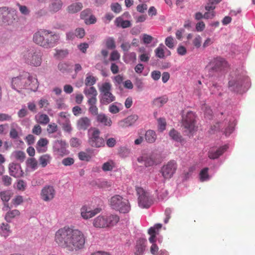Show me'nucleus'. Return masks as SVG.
<instances>
[{
  "label": "nucleus",
  "mask_w": 255,
  "mask_h": 255,
  "mask_svg": "<svg viewBox=\"0 0 255 255\" xmlns=\"http://www.w3.org/2000/svg\"><path fill=\"white\" fill-rule=\"evenodd\" d=\"M54 241L69 252H76L84 248L86 237L80 230L65 226L56 232Z\"/></svg>",
  "instance_id": "obj_1"
},
{
  "label": "nucleus",
  "mask_w": 255,
  "mask_h": 255,
  "mask_svg": "<svg viewBox=\"0 0 255 255\" xmlns=\"http://www.w3.org/2000/svg\"><path fill=\"white\" fill-rule=\"evenodd\" d=\"M60 40L58 33L51 30L40 29L33 35V41L37 45L45 49L55 46Z\"/></svg>",
  "instance_id": "obj_2"
},
{
  "label": "nucleus",
  "mask_w": 255,
  "mask_h": 255,
  "mask_svg": "<svg viewBox=\"0 0 255 255\" xmlns=\"http://www.w3.org/2000/svg\"><path fill=\"white\" fill-rule=\"evenodd\" d=\"M11 86L13 89L20 93L22 90L35 92L38 88L37 79L28 73L12 79Z\"/></svg>",
  "instance_id": "obj_3"
},
{
  "label": "nucleus",
  "mask_w": 255,
  "mask_h": 255,
  "mask_svg": "<svg viewBox=\"0 0 255 255\" xmlns=\"http://www.w3.org/2000/svg\"><path fill=\"white\" fill-rule=\"evenodd\" d=\"M119 220L120 218L117 215H100L94 219L93 225L97 228H108L116 225Z\"/></svg>",
  "instance_id": "obj_4"
},
{
  "label": "nucleus",
  "mask_w": 255,
  "mask_h": 255,
  "mask_svg": "<svg viewBox=\"0 0 255 255\" xmlns=\"http://www.w3.org/2000/svg\"><path fill=\"white\" fill-rule=\"evenodd\" d=\"M100 92V102L102 105H107L116 100V97L111 93L112 85L105 82L99 86Z\"/></svg>",
  "instance_id": "obj_5"
},
{
  "label": "nucleus",
  "mask_w": 255,
  "mask_h": 255,
  "mask_svg": "<svg viewBox=\"0 0 255 255\" xmlns=\"http://www.w3.org/2000/svg\"><path fill=\"white\" fill-rule=\"evenodd\" d=\"M110 205L113 209L122 213H127L130 210L128 200L119 195H115L111 198Z\"/></svg>",
  "instance_id": "obj_6"
},
{
  "label": "nucleus",
  "mask_w": 255,
  "mask_h": 255,
  "mask_svg": "<svg viewBox=\"0 0 255 255\" xmlns=\"http://www.w3.org/2000/svg\"><path fill=\"white\" fill-rule=\"evenodd\" d=\"M25 62L30 65L39 66L42 62V54L39 50H26L23 53Z\"/></svg>",
  "instance_id": "obj_7"
},
{
  "label": "nucleus",
  "mask_w": 255,
  "mask_h": 255,
  "mask_svg": "<svg viewBox=\"0 0 255 255\" xmlns=\"http://www.w3.org/2000/svg\"><path fill=\"white\" fill-rule=\"evenodd\" d=\"M100 131L96 128H91L89 130V143L90 145L95 147H100L105 145V140L100 137Z\"/></svg>",
  "instance_id": "obj_8"
},
{
  "label": "nucleus",
  "mask_w": 255,
  "mask_h": 255,
  "mask_svg": "<svg viewBox=\"0 0 255 255\" xmlns=\"http://www.w3.org/2000/svg\"><path fill=\"white\" fill-rule=\"evenodd\" d=\"M182 124L186 129L185 132H188L187 135L189 136L192 135L196 130L194 114L192 112H188L183 120Z\"/></svg>",
  "instance_id": "obj_9"
},
{
  "label": "nucleus",
  "mask_w": 255,
  "mask_h": 255,
  "mask_svg": "<svg viewBox=\"0 0 255 255\" xmlns=\"http://www.w3.org/2000/svg\"><path fill=\"white\" fill-rule=\"evenodd\" d=\"M176 169V162L175 161L171 160L162 167L160 172L165 179H169L175 173Z\"/></svg>",
  "instance_id": "obj_10"
},
{
  "label": "nucleus",
  "mask_w": 255,
  "mask_h": 255,
  "mask_svg": "<svg viewBox=\"0 0 255 255\" xmlns=\"http://www.w3.org/2000/svg\"><path fill=\"white\" fill-rule=\"evenodd\" d=\"M136 190L138 195L139 206L141 208H149L151 205V201L150 200L147 193L145 192L141 187H137Z\"/></svg>",
  "instance_id": "obj_11"
},
{
  "label": "nucleus",
  "mask_w": 255,
  "mask_h": 255,
  "mask_svg": "<svg viewBox=\"0 0 255 255\" xmlns=\"http://www.w3.org/2000/svg\"><path fill=\"white\" fill-rule=\"evenodd\" d=\"M157 156L155 153L143 154L137 158V161L139 163H143L146 167L152 166L157 164Z\"/></svg>",
  "instance_id": "obj_12"
},
{
  "label": "nucleus",
  "mask_w": 255,
  "mask_h": 255,
  "mask_svg": "<svg viewBox=\"0 0 255 255\" xmlns=\"http://www.w3.org/2000/svg\"><path fill=\"white\" fill-rule=\"evenodd\" d=\"M226 65V61L221 57L214 58L208 65L210 70L218 71L221 70Z\"/></svg>",
  "instance_id": "obj_13"
},
{
  "label": "nucleus",
  "mask_w": 255,
  "mask_h": 255,
  "mask_svg": "<svg viewBox=\"0 0 255 255\" xmlns=\"http://www.w3.org/2000/svg\"><path fill=\"white\" fill-rule=\"evenodd\" d=\"M101 211L102 209L100 208H96L93 210H91L88 206L84 205L80 209V214L84 219L87 220L92 218Z\"/></svg>",
  "instance_id": "obj_14"
},
{
  "label": "nucleus",
  "mask_w": 255,
  "mask_h": 255,
  "mask_svg": "<svg viewBox=\"0 0 255 255\" xmlns=\"http://www.w3.org/2000/svg\"><path fill=\"white\" fill-rule=\"evenodd\" d=\"M41 199L44 201H49L52 200L55 195V191L52 186H45L41 191Z\"/></svg>",
  "instance_id": "obj_15"
},
{
  "label": "nucleus",
  "mask_w": 255,
  "mask_h": 255,
  "mask_svg": "<svg viewBox=\"0 0 255 255\" xmlns=\"http://www.w3.org/2000/svg\"><path fill=\"white\" fill-rule=\"evenodd\" d=\"M67 146V144L65 141L58 140L55 142L54 151L57 155L63 156L68 154V151L66 149Z\"/></svg>",
  "instance_id": "obj_16"
},
{
  "label": "nucleus",
  "mask_w": 255,
  "mask_h": 255,
  "mask_svg": "<svg viewBox=\"0 0 255 255\" xmlns=\"http://www.w3.org/2000/svg\"><path fill=\"white\" fill-rule=\"evenodd\" d=\"M9 172L11 176L19 178L23 176V172L20 165L18 164L12 163L9 165Z\"/></svg>",
  "instance_id": "obj_17"
},
{
  "label": "nucleus",
  "mask_w": 255,
  "mask_h": 255,
  "mask_svg": "<svg viewBox=\"0 0 255 255\" xmlns=\"http://www.w3.org/2000/svg\"><path fill=\"white\" fill-rule=\"evenodd\" d=\"M138 119V116L136 115H130L123 120L119 122L118 124L121 127H128L133 125Z\"/></svg>",
  "instance_id": "obj_18"
},
{
  "label": "nucleus",
  "mask_w": 255,
  "mask_h": 255,
  "mask_svg": "<svg viewBox=\"0 0 255 255\" xmlns=\"http://www.w3.org/2000/svg\"><path fill=\"white\" fill-rule=\"evenodd\" d=\"M91 123L89 118L87 117L81 118L77 122V128L79 130H85L90 126Z\"/></svg>",
  "instance_id": "obj_19"
},
{
  "label": "nucleus",
  "mask_w": 255,
  "mask_h": 255,
  "mask_svg": "<svg viewBox=\"0 0 255 255\" xmlns=\"http://www.w3.org/2000/svg\"><path fill=\"white\" fill-rule=\"evenodd\" d=\"M228 148V145H225L219 147L216 151L211 150L208 152V157L212 159H217L222 155L227 150Z\"/></svg>",
  "instance_id": "obj_20"
},
{
  "label": "nucleus",
  "mask_w": 255,
  "mask_h": 255,
  "mask_svg": "<svg viewBox=\"0 0 255 255\" xmlns=\"http://www.w3.org/2000/svg\"><path fill=\"white\" fill-rule=\"evenodd\" d=\"M83 92L86 97L88 98L87 101H90L92 99L97 100V96L98 92L95 87L91 86L89 88H86L84 89Z\"/></svg>",
  "instance_id": "obj_21"
},
{
  "label": "nucleus",
  "mask_w": 255,
  "mask_h": 255,
  "mask_svg": "<svg viewBox=\"0 0 255 255\" xmlns=\"http://www.w3.org/2000/svg\"><path fill=\"white\" fill-rule=\"evenodd\" d=\"M147 241L144 239H140L137 241L135 255H142L144 253Z\"/></svg>",
  "instance_id": "obj_22"
},
{
  "label": "nucleus",
  "mask_w": 255,
  "mask_h": 255,
  "mask_svg": "<svg viewBox=\"0 0 255 255\" xmlns=\"http://www.w3.org/2000/svg\"><path fill=\"white\" fill-rule=\"evenodd\" d=\"M49 141L46 138H41L37 141L36 149L39 153L44 152L47 150V145Z\"/></svg>",
  "instance_id": "obj_23"
},
{
  "label": "nucleus",
  "mask_w": 255,
  "mask_h": 255,
  "mask_svg": "<svg viewBox=\"0 0 255 255\" xmlns=\"http://www.w3.org/2000/svg\"><path fill=\"white\" fill-rule=\"evenodd\" d=\"M97 100H91L87 101L89 105V112L93 116H97L98 115V108L96 106Z\"/></svg>",
  "instance_id": "obj_24"
},
{
  "label": "nucleus",
  "mask_w": 255,
  "mask_h": 255,
  "mask_svg": "<svg viewBox=\"0 0 255 255\" xmlns=\"http://www.w3.org/2000/svg\"><path fill=\"white\" fill-rule=\"evenodd\" d=\"M97 122L103 124L106 126H111L112 124V121L110 118L104 114H100L97 116Z\"/></svg>",
  "instance_id": "obj_25"
},
{
  "label": "nucleus",
  "mask_w": 255,
  "mask_h": 255,
  "mask_svg": "<svg viewBox=\"0 0 255 255\" xmlns=\"http://www.w3.org/2000/svg\"><path fill=\"white\" fill-rule=\"evenodd\" d=\"M145 140L148 143H153L155 141L156 139V134L155 132L153 130H148L145 133Z\"/></svg>",
  "instance_id": "obj_26"
},
{
  "label": "nucleus",
  "mask_w": 255,
  "mask_h": 255,
  "mask_svg": "<svg viewBox=\"0 0 255 255\" xmlns=\"http://www.w3.org/2000/svg\"><path fill=\"white\" fill-rule=\"evenodd\" d=\"M10 226L7 223H2L0 227V234L4 238L7 237L11 233Z\"/></svg>",
  "instance_id": "obj_27"
},
{
  "label": "nucleus",
  "mask_w": 255,
  "mask_h": 255,
  "mask_svg": "<svg viewBox=\"0 0 255 255\" xmlns=\"http://www.w3.org/2000/svg\"><path fill=\"white\" fill-rule=\"evenodd\" d=\"M116 25L118 27H121L123 28L129 27L131 26L130 21L128 20H124L121 17H117L115 20Z\"/></svg>",
  "instance_id": "obj_28"
},
{
  "label": "nucleus",
  "mask_w": 255,
  "mask_h": 255,
  "mask_svg": "<svg viewBox=\"0 0 255 255\" xmlns=\"http://www.w3.org/2000/svg\"><path fill=\"white\" fill-rule=\"evenodd\" d=\"M63 3L61 0H56L49 5V10L53 12L59 11L62 7Z\"/></svg>",
  "instance_id": "obj_29"
},
{
  "label": "nucleus",
  "mask_w": 255,
  "mask_h": 255,
  "mask_svg": "<svg viewBox=\"0 0 255 255\" xmlns=\"http://www.w3.org/2000/svg\"><path fill=\"white\" fill-rule=\"evenodd\" d=\"M19 215L20 212L18 210L14 209L9 210L6 213L4 219L7 222H10L12 219L16 216H19Z\"/></svg>",
  "instance_id": "obj_30"
},
{
  "label": "nucleus",
  "mask_w": 255,
  "mask_h": 255,
  "mask_svg": "<svg viewBox=\"0 0 255 255\" xmlns=\"http://www.w3.org/2000/svg\"><path fill=\"white\" fill-rule=\"evenodd\" d=\"M83 7V4L81 2L74 3L70 5L67 10L69 13H74L80 11Z\"/></svg>",
  "instance_id": "obj_31"
},
{
  "label": "nucleus",
  "mask_w": 255,
  "mask_h": 255,
  "mask_svg": "<svg viewBox=\"0 0 255 255\" xmlns=\"http://www.w3.org/2000/svg\"><path fill=\"white\" fill-rule=\"evenodd\" d=\"M35 118L37 123L43 125H47L50 121L48 116L44 114H38L35 116Z\"/></svg>",
  "instance_id": "obj_32"
},
{
  "label": "nucleus",
  "mask_w": 255,
  "mask_h": 255,
  "mask_svg": "<svg viewBox=\"0 0 255 255\" xmlns=\"http://www.w3.org/2000/svg\"><path fill=\"white\" fill-rule=\"evenodd\" d=\"M51 159V157L49 154L42 155L39 158V164L41 167H45L50 163Z\"/></svg>",
  "instance_id": "obj_33"
},
{
  "label": "nucleus",
  "mask_w": 255,
  "mask_h": 255,
  "mask_svg": "<svg viewBox=\"0 0 255 255\" xmlns=\"http://www.w3.org/2000/svg\"><path fill=\"white\" fill-rule=\"evenodd\" d=\"M170 136L174 140L182 143L184 141V139L180 134V133L174 129H172L169 132Z\"/></svg>",
  "instance_id": "obj_34"
},
{
  "label": "nucleus",
  "mask_w": 255,
  "mask_h": 255,
  "mask_svg": "<svg viewBox=\"0 0 255 255\" xmlns=\"http://www.w3.org/2000/svg\"><path fill=\"white\" fill-rule=\"evenodd\" d=\"M168 101V98L166 96L159 97L155 99L153 101V104L154 106L160 107Z\"/></svg>",
  "instance_id": "obj_35"
},
{
  "label": "nucleus",
  "mask_w": 255,
  "mask_h": 255,
  "mask_svg": "<svg viewBox=\"0 0 255 255\" xmlns=\"http://www.w3.org/2000/svg\"><path fill=\"white\" fill-rule=\"evenodd\" d=\"M97 82V78L93 75L88 73L86 75V77L85 80V84L87 86H92L96 84Z\"/></svg>",
  "instance_id": "obj_36"
},
{
  "label": "nucleus",
  "mask_w": 255,
  "mask_h": 255,
  "mask_svg": "<svg viewBox=\"0 0 255 255\" xmlns=\"http://www.w3.org/2000/svg\"><path fill=\"white\" fill-rule=\"evenodd\" d=\"M221 1L222 0H208V2L205 6V9L207 11L214 10L216 5Z\"/></svg>",
  "instance_id": "obj_37"
},
{
  "label": "nucleus",
  "mask_w": 255,
  "mask_h": 255,
  "mask_svg": "<svg viewBox=\"0 0 255 255\" xmlns=\"http://www.w3.org/2000/svg\"><path fill=\"white\" fill-rule=\"evenodd\" d=\"M115 166V162L113 160H109L103 164L102 168L104 171H109L112 170Z\"/></svg>",
  "instance_id": "obj_38"
},
{
  "label": "nucleus",
  "mask_w": 255,
  "mask_h": 255,
  "mask_svg": "<svg viewBox=\"0 0 255 255\" xmlns=\"http://www.w3.org/2000/svg\"><path fill=\"white\" fill-rule=\"evenodd\" d=\"M106 47L109 49H114L116 46V42L113 37H108L105 40Z\"/></svg>",
  "instance_id": "obj_39"
},
{
  "label": "nucleus",
  "mask_w": 255,
  "mask_h": 255,
  "mask_svg": "<svg viewBox=\"0 0 255 255\" xmlns=\"http://www.w3.org/2000/svg\"><path fill=\"white\" fill-rule=\"evenodd\" d=\"M208 170L209 168L208 167H205L201 170L199 174L201 181L203 182L209 179Z\"/></svg>",
  "instance_id": "obj_40"
},
{
  "label": "nucleus",
  "mask_w": 255,
  "mask_h": 255,
  "mask_svg": "<svg viewBox=\"0 0 255 255\" xmlns=\"http://www.w3.org/2000/svg\"><path fill=\"white\" fill-rule=\"evenodd\" d=\"M164 46L162 44H161L155 50V55L157 57L159 58H163L164 57Z\"/></svg>",
  "instance_id": "obj_41"
},
{
  "label": "nucleus",
  "mask_w": 255,
  "mask_h": 255,
  "mask_svg": "<svg viewBox=\"0 0 255 255\" xmlns=\"http://www.w3.org/2000/svg\"><path fill=\"white\" fill-rule=\"evenodd\" d=\"M13 156L16 160L20 162H23L25 158V154L22 151H15L13 152Z\"/></svg>",
  "instance_id": "obj_42"
},
{
  "label": "nucleus",
  "mask_w": 255,
  "mask_h": 255,
  "mask_svg": "<svg viewBox=\"0 0 255 255\" xmlns=\"http://www.w3.org/2000/svg\"><path fill=\"white\" fill-rule=\"evenodd\" d=\"M56 53L54 56L58 59H62L65 57L68 54L67 50L55 49Z\"/></svg>",
  "instance_id": "obj_43"
},
{
  "label": "nucleus",
  "mask_w": 255,
  "mask_h": 255,
  "mask_svg": "<svg viewBox=\"0 0 255 255\" xmlns=\"http://www.w3.org/2000/svg\"><path fill=\"white\" fill-rule=\"evenodd\" d=\"M0 197L3 202H8L11 197V193L9 191H4L0 192Z\"/></svg>",
  "instance_id": "obj_44"
},
{
  "label": "nucleus",
  "mask_w": 255,
  "mask_h": 255,
  "mask_svg": "<svg viewBox=\"0 0 255 255\" xmlns=\"http://www.w3.org/2000/svg\"><path fill=\"white\" fill-rule=\"evenodd\" d=\"M27 164L33 170H35L37 168L38 162L34 158H30L27 159Z\"/></svg>",
  "instance_id": "obj_45"
},
{
  "label": "nucleus",
  "mask_w": 255,
  "mask_h": 255,
  "mask_svg": "<svg viewBox=\"0 0 255 255\" xmlns=\"http://www.w3.org/2000/svg\"><path fill=\"white\" fill-rule=\"evenodd\" d=\"M158 128L160 131H163L165 129L166 122L164 118H159L157 120Z\"/></svg>",
  "instance_id": "obj_46"
},
{
  "label": "nucleus",
  "mask_w": 255,
  "mask_h": 255,
  "mask_svg": "<svg viewBox=\"0 0 255 255\" xmlns=\"http://www.w3.org/2000/svg\"><path fill=\"white\" fill-rule=\"evenodd\" d=\"M148 234L150 235L149 238V242L153 244H155L156 235L157 234L156 231H154V228H149L148 230Z\"/></svg>",
  "instance_id": "obj_47"
},
{
  "label": "nucleus",
  "mask_w": 255,
  "mask_h": 255,
  "mask_svg": "<svg viewBox=\"0 0 255 255\" xmlns=\"http://www.w3.org/2000/svg\"><path fill=\"white\" fill-rule=\"evenodd\" d=\"M58 129L57 125L55 123L49 124L47 128V131L49 133L55 132Z\"/></svg>",
  "instance_id": "obj_48"
},
{
  "label": "nucleus",
  "mask_w": 255,
  "mask_h": 255,
  "mask_svg": "<svg viewBox=\"0 0 255 255\" xmlns=\"http://www.w3.org/2000/svg\"><path fill=\"white\" fill-rule=\"evenodd\" d=\"M165 45L170 49L174 47V39L171 36L167 37L165 40Z\"/></svg>",
  "instance_id": "obj_49"
},
{
  "label": "nucleus",
  "mask_w": 255,
  "mask_h": 255,
  "mask_svg": "<svg viewBox=\"0 0 255 255\" xmlns=\"http://www.w3.org/2000/svg\"><path fill=\"white\" fill-rule=\"evenodd\" d=\"M0 12H1V14H4V13L6 12L7 14H11L12 15L14 14H15V10L12 8H9L6 6L0 7Z\"/></svg>",
  "instance_id": "obj_50"
},
{
  "label": "nucleus",
  "mask_w": 255,
  "mask_h": 255,
  "mask_svg": "<svg viewBox=\"0 0 255 255\" xmlns=\"http://www.w3.org/2000/svg\"><path fill=\"white\" fill-rule=\"evenodd\" d=\"M111 9L115 13H119L122 10L121 5L118 2L114 3L111 4Z\"/></svg>",
  "instance_id": "obj_51"
},
{
  "label": "nucleus",
  "mask_w": 255,
  "mask_h": 255,
  "mask_svg": "<svg viewBox=\"0 0 255 255\" xmlns=\"http://www.w3.org/2000/svg\"><path fill=\"white\" fill-rule=\"evenodd\" d=\"M75 34L76 37L82 38L85 36V30L83 28H78L75 30Z\"/></svg>",
  "instance_id": "obj_52"
},
{
  "label": "nucleus",
  "mask_w": 255,
  "mask_h": 255,
  "mask_svg": "<svg viewBox=\"0 0 255 255\" xmlns=\"http://www.w3.org/2000/svg\"><path fill=\"white\" fill-rule=\"evenodd\" d=\"M138 134H139L138 137L134 141L135 145L140 144L143 141V137L142 135L144 134V131L140 129L138 132Z\"/></svg>",
  "instance_id": "obj_53"
},
{
  "label": "nucleus",
  "mask_w": 255,
  "mask_h": 255,
  "mask_svg": "<svg viewBox=\"0 0 255 255\" xmlns=\"http://www.w3.org/2000/svg\"><path fill=\"white\" fill-rule=\"evenodd\" d=\"M78 157L81 160L89 161L91 158L90 156L85 152H80L78 154Z\"/></svg>",
  "instance_id": "obj_54"
},
{
  "label": "nucleus",
  "mask_w": 255,
  "mask_h": 255,
  "mask_svg": "<svg viewBox=\"0 0 255 255\" xmlns=\"http://www.w3.org/2000/svg\"><path fill=\"white\" fill-rule=\"evenodd\" d=\"M202 38L200 35H197L193 40V45L197 48L201 46Z\"/></svg>",
  "instance_id": "obj_55"
},
{
  "label": "nucleus",
  "mask_w": 255,
  "mask_h": 255,
  "mask_svg": "<svg viewBox=\"0 0 255 255\" xmlns=\"http://www.w3.org/2000/svg\"><path fill=\"white\" fill-rule=\"evenodd\" d=\"M23 202V198L22 196L17 195L12 200L13 204L15 206L21 204Z\"/></svg>",
  "instance_id": "obj_56"
},
{
  "label": "nucleus",
  "mask_w": 255,
  "mask_h": 255,
  "mask_svg": "<svg viewBox=\"0 0 255 255\" xmlns=\"http://www.w3.org/2000/svg\"><path fill=\"white\" fill-rule=\"evenodd\" d=\"M202 109L204 111L205 115L208 117L209 119H210L212 115V111L210 109V108L208 107L206 105H204L202 107Z\"/></svg>",
  "instance_id": "obj_57"
},
{
  "label": "nucleus",
  "mask_w": 255,
  "mask_h": 255,
  "mask_svg": "<svg viewBox=\"0 0 255 255\" xmlns=\"http://www.w3.org/2000/svg\"><path fill=\"white\" fill-rule=\"evenodd\" d=\"M74 162V160L71 157H67L64 158L62 161V164L65 166H70L72 165Z\"/></svg>",
  "instance_id": "obj_58"
},
{
  "label": "nucleus",
  "mask_w": 255,
  "mask_h": 255,
  "mask_svg": "<svg viewBox=\"0 0 255 255\" xmlns=\"http://www.w3.org/2000/svg\"><path fill=\"white\" fill-rule=\"evenodd\" d=\"M2 181L4 185L8 186L11 184L12 179L8 175H3L2 177Z\"/></svg>",
  "instance_id": "obj_59"
},
{
  "label": "nucleus",
  "mask_w": 255,
  "mask_h": 255,
  "mask_svg": "<svg viewBox=\"0 0 255 255\" xmlns=\"http://www.w3.org/2000/svg\"><path fill=\"white\" fill-rule=\"evenodd\" d=\"M139 58L141 62H147L150 59V55L147 53H142L139 55Z\"/></svg>",
  "instance_id": "obj_60"
},
{
  "label": "nucleus",
  "mask_w": 255,
  "mask_h": 255,
  "mask_svg": "<svg viewBox=\"0 0 255 255\" xmlns=\"http://www.w3.org/2000/svg\"><path fill=\"white\" fill-rule=\"evenodd\" d=\"M120 58V54L117 50L113 51L110 56V60L116 61Z\"/></svg>",
  "instance_id": "obj_61"
},
{
  "label": "nucleus",
  "mask_w": 255,
  "mask_h": 255,
  "mask_svg": "<svg viewBox=\"0 0 255 255\" xmlns=\"http://www.w3.org/2000/svg\"><path fill=\"white\" fill-rule=\"evenodd\" d=\"M9 136L12 139H16L18 137V132L17 130L12 127L10 130Z\"/></svg>",
  "instance_id": "obj_62"
},
{
  "label": "nucleus",
  "mask_w": 255,
  "mask_h": 255,
  "mask_svg": "<svg viewBox=\"0 0 255 255\" xmlns=\"http://www.w3.org/2000/svg\"><path fill=\"white\" fill-rule=\"evenodd\" d=\"M38 105L40 109L43 108H47L49 105V103L47 100L41 99L38 102Z\"/></svg>",
  "instance_id": "obj_63"
},
{
  "label": "nucleus",
  "mask_w": 255,
  "mask_h": 255,
  "mask_svg": "<svg viewBox=\"0 0 255 255\" xmlns=\"http://www.w3.org/2000/svg\"><path fill=\"white\" fill-rule=\"evenodd\" d=\"M32 132L34 134L40 135L42 132L41 127L39 125H35L32 128Z\"/></svg>",
  "instance_id": "obj_64"
}]
</instances>
